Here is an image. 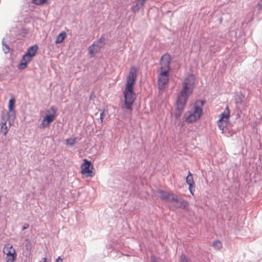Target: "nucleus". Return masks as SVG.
Masks as SVG:
<instances>
[{
	"instance_id": "1",
	"label": "nucleus",
	"mask_w": 262,
	"mask_h": 262,
	"mask_svg": "<svg viewBox=\"0 0 262 262\" xmlns=\"http://www.w3.org/2000/svg\"><path fill=\"white\" fill-rule=\"evenodd\" d=\"M189 97L179 94L176 103V108L174 113V117L178 119L182 115Z\"/></svg>"
},
{
	"instance_id": "2",
	"label": "nucleus",
	"mask_w": 262,
	"mask_h": 262,
	"mask_svg": "<svg viewBox=\"0 0 262 262\" xmlns=\"http://www.w3.org/2000/svg\"><path fill=\"white\" fill-rule=\"evenodd\" d=\"M124 97V107L127 110H132L133 104L136 99V94L134 89H125L123 91Z\"/></svg>"
},
{
	"instance_id": "3",
	"label": "nucleus",
	"mask_w": 262,
	"mask_h": 262,
	"mask_svg": "<svg viewBox=\"0 0 262 262\" xmlns=\"http://www.w3.org/2000/svg\"><path fill=\"white\" fill-rule=\"evenodd\" d=\"M171 61V57L168 53H165L161 56L160 64L161 65L160 72H162V74L165 75L167 74V72H170Z\"/></svg>"
},
{
	"instance_id": "4",
	"label": "nucleus",
	"mask_w": 262,
	"mask_h": 262,
	"mask_svg": "<svg viewBox=\"0 0 262 262\" xmlns=\"http://www.w3.org/2000/svg\"><path fill=\"white\" fill-rule=\"evenodd\" d=\"M50 110L52 112L53 114H46L41 123L40 124V128H46L48 127L54 121L57 110L54 106H52Z\"/></svg>"
},
{
	"instance_id": "5",
	"label": "nucleus",
	"mask_w": 262,
	"mask_h": 262,
	"mask_svg": "<svg viewBox=\"0 0 262 262\" xmlns=\"http://www.w3.org/2000/svg\"><path fill=\"white\" fill-rule=\"evenodd\" d=\"M206 101L204 100H196L193 105V112L196 115L198 118H200L202 115V107L205 103Z\"/></svg>"
},
{
	"instance_id": "6",
	"label": "nucleus",
	"mask_w": 262,
	"mask_h": 262,
	"mask_svg": "<svg viewBox=\"0 0 262 262\" xmlns=\"http://www.w3.org/2000/svg\"><path fill=\"white\" fill-rule=\"evenodd\" d=\"M81 173L84 174H86L88 177H92L91 173H92L93 166L92 165L91 161L87 159H84L83 163L81 166Z\"/></svg>"
},
{
	"instance_id": "7",
	"label": "nucleus",
	"mask_w": 262,
	"mask_h": 262,
	"mask_svg": "<svg viewBox=\"0 0 262 262\" xmlns=\"http://www.w3.org/2000/svg\"><path fill=\"white\" fill-rule=\"evenodd\" d=\"M169 74L170 72H167V74L164 75L162 74V72H160L158 81L159 86H161V88H164L165 85L168 83Z\"/></svg>"
},
{
	"instance_id": "8",
	"label": "nucleus",
	"mask_w": 262,
	"mask_h": 262,
	"mask_svg": "<svg viewBox=\"0 0 262 262\" xmlns=\"http://www.w3.org/2000/svg\"><path fill=\"white\" fill-rule=\"evenodd\" d=\"M38 48V46L36 44L31 46L27 49L25 54L32 60L33 57L36 55Z\"/></svg>"
},
{
	"instance_id": "9",
	"label": "nucleus",
	"mask_w": 262,
	"mask_h": 262,
	"mask_svg": "<svg viewBox=\"0 0 262 262\" xmlns=\"http://www.w3.org/2000/svg\"><path fill=\"white\" fill-rule=\"evenodd\" d=\"M32 60L28 57L25 54L23 55L19 63L17 65V68L19 70H24L27 67V65Z\"/></svg>"
},
{
	"instance_id": "10",
	"label": "nucleus",
	"mask_w": 262,
	"mask_h": 262,
	"mask_svg": "<svg viewBox=\"0 0 262 262\" xmlns=\"http://www.w3.org/2000/svg\"><path fill=\"white\" fill-rule=\"evenodd\" d=\"M195 82V77L194 75L190 74L188 76L184 79L182 84L186 85L187 86H190L192 88H194Z\"/></svg>"
},
{
	"instance_id": "11",
	"label": "nucleus",
	"mask_w": 262,
	"mask_h": 262,
	"mask_svg": "<svg viewBox=\"0 0 262 262\" xmlns=\"http://www.w3.org/2000/svg\"><path fill=\"white\" fill-rule=\"evenodd\" d=\"M189 203L183 198H180V200L177 204H174L173 206L176 208L182 209L185 211L188 210Z\"/></svg>"
},
{
	"instance_id": "12",
	"label": "nucleus",
	"mask_w": 262,
	"mask_h": 262,
	"mask_svg": "<svg viewBox=\"0 0 262 262\" xmlns=\"http://www.w3.org/2000/svg\"><path fill=\"white\" fill-rule=\"evenodd\" d=\"M182 86L183 88L182 90L180 91V94H181L182 96L183 95L189 97L192 94L194 88L187 86L184 84H182Z\"/></svg>"
},
{
	"instance_id": "13",
	"label": "nucleus",
	"mask_w": 262,
	"mask_h": 262,
	"mask_svg": "<svg viewBox=\"0 0 262 262\" xmlns=\"http://www.w3.org/2000/svg\"><path fill=\"white\" fill-rule=\"evenodd\" d=\"M8 120L9 121V124L10 125H13L15 120L16 119V112L15 110H8L7 112Z\"/></svg>"
},
{
	"instance_id": "14",
	"label": "nucleus",
	"mask_w": 262,
	"mask_h": 262,
	"mask_svg": "<svg viewBox=\"0 0 262 262\" xmlns=\"http://www.w3.org/2000/svg\"><path fill=\"white\" fill-rule=\"evenodd\" d=\"M158 193L160 194L159 197L163 201H169L172 193L166 192L163 190L160 189L158 191Z\"/></svg>"
},
{
	"instance_id": "15",
	"label": "nucleus",
	"mask_w": 262,
	"mask_h": 262,
	"mask_svg": "<svg viewBox=\"0 0 262 262\" xmlns=\"http://www.w3.org/2000/svg\"><path fill=\"white\" fill-rule=\"evenodd\" d=\"M5 249H9V251L6 253V257H13L15 255V257H17V254L15 252V250L13 248L12 245L8 244L5 246Z\"/></svg>"
},
{
	"instance_id": "16",
	"label": "nucleus",
	"mask_w": 262,
	"mask_h": 262,
	"mask_svg": "<svg viewBox=\"0 0 262 262\" xmlns=\"http://www.w3.org/2000/svg\"><path fill=\"white\" fill-rule=\"evenodd\" d=\"M185 116L186 117V121L188 123H192L195 122L197 120L200 119L198 118L196 115L192 112H189V114L188 116H186V114H185Z\"/></svg>"
},
{
	"instance_id": "17",
	"label": "nucleus",
	"mask_w": 262,
	"mask_h": 262,
	"mask_svg": "<svg viewBox=\"0 0 262 262\" xmlns=\"http://www.w3.org/2000/svg\"><path fill=\"white\" fill-rule=\"evenodd\" d=\"M105 38L104 35H102L99 39H98L97 40L95 41L93 43V46H96V47L97 48V49H96L97 51H98L102 47V46H100L98 45L99 43H101L103 45H104L105 43Z\"/></svg>"
},
{
	"instance_id": "18",
	"label": "nucleus",
	"mask_w": 262,
	"mask_h": 262,
	"mask_svg": "<svg viewBox=\"0 0 262 262\" xmlns=\"http://www.w3.org/2000/svg\"><path fill=\"white\" fill-rule=\"evenodd\" d=\"M67 34L65 32L63 31L60 33L56 37L55 42L56 44H58L62 42L66 38Z\"/></svg>"
},
{
	"instance_id": "19",
	"label": "nucleus",
	"mask_w": 262,
	"mask_h": 262,
	"mask_svg": "<svg viewBox=\"0 0 262 262\" xmlns=\"http://www.w3.org/2000/svg\"><path fill=\"white\" fill-rule=\"evenodd\" d=\"M128 78L136 80L137 78V69L135 67H133L129 72L127 77Z\"/></svg>"
},
{
	"instance_id": "20",
	"label": "nucleus",
	"mask_w": 262,
	"mask_h": 262,
	"mask_svg": "<svg viewBox=\"0 0 262 262\" xmlns=\"http://www.w3.org/2000/svg\"><path fill=\"white\" fill-rule=\"evenodd\" d=\"M186 182L187 184L189 186H190V187H192V185H195L192 175L189 171H188V175L186 178Z\"/></svg>"
},
{
	"instance_id": "21",
	"label": "nucleus",
	"mask_w": 262,
	"mask_h": 262,
	"mask_svg": "<svg viewBox=\"0 0 262 262\" xmlns=\"http://www.w3.org/2000/svg\"><path fill=\"white\" fill-rule=\"evenodd\" d=\"M136 80L127 78L125 89H134Z\"/></svg>"
},
{
	"instance_id": "22",
	"label": "nucleus",
	"mask_w": 262,
	"mask_h": 262,
	"mask_svg": "<svg viewBox=\"0 0 262 262\" xmlns=\"http://www.w3.org/2000/svg\"><path fill=\"white\" fill-rule=\"evenodd\" d=\"M2 49L5 54H7L9 52L10 48L8 43L5 40V38H3L2 40Z\"/></svg>"
},
{
	"instance_id": "23",
	"label": "nucleus",
	"mask_w": 262,
	"mask_h": 262,
	"mask_svg": "<svg viewBox=\"0 0 262 262\" xmlns=\"http://www.w3.org/2000/svg\"><path fill=\"white\" fill-rule=\"evenodd\" d=\"M139 2H140V3L137 2L136 4L134 5H133L132 7V11L133 12H137L139 11L141 7L143 6L144 5H141V1H139Z\"/></svg>"
},
{
	"instance_id": "24",
	"label": "nucleus",
	"mask_w": 262,
	"mask_h": 262,
	"mask_svg": "<svg viewBox=\"0 0 262 262\" xmlns=\"http://www.w3.org/2000/svg\"><path fill=\"white\" fill-rule=\"evenodd\" d=\"M15 98L14 97H12L9 101L8 103V110H15Z\"/></svg>"
},
{
	"instance_id": "25",
	"label": "nucleus",
	"mask_w": 262,
	"mask_h": 262,
	"mask_svg": "<svg viewBox=\"0 0 262 262\" xmlns=\"http://www.w3.org/2000/svg\"><path fill=\"white\" fill-rule=\"evenodd\" d=\"M228 122V121L224 120L217 121V125L219 129L223 132L224 128L226 127L227 125Z\"/></svg>"
},
{
	"instance_id": "26",
	"label": "nucleus",
	"mask_w": 262,
	"mask_h": 262,
	"mask_svg": "<svg viewBox=\"0 0 262 262\" xmlns=\"http://www.w3.org/2000/svg\"><path fill=\"white\" fill-rule=\"evenodd\" d=\"M1 132L3 133L4 136H6L8 132V129L6 125V122H2L1 123Z\"/></svg>"
},
{
	"instance_id": "27",
	"label": "nucleus",
	"mask_w": 262,
	"mask_h": 262,
	"mask_svg": "<svg viewBox=\"0 0 262 262\" xmlns=\"http://www.w3.org/2000/svg\"><path fill=\"white\" fill-rule=\"evenodd\" d=\"M78 140V138H69L66 140V143L71 146H74Z\"/></svg>"
},
{
	"instance_id": "28",
	"label": "nucleus",
	"mask_w": 262,
	"mask_h": 262,
	"mask_svg": "<svg viewBox=\"0 0 262 262\" xmlns=\"http://www.w3.org/2000/svg\"><path fill=\"white\" fill-rule=\"evenodd\" d=\"M219 117H220V118L218 120V121L224 120V121H229V120L230 116L228 114H227L226 113H225V112L222 113L220 115Z\"/></svg>"
},
{
	"instance_id": "29",
	"label": "nucleus",
	"mask_w": 262,
	"mask_h": 262,
	"mask_svg": "<svg viewBox=\"0 0 262 262\" xmlns=\"http://www.w3.org/2000/svg\"><path fill=\"white\" fill-rule=\"evenodd\" d=\"M212 246L217 250L221 249L223 247L222 243L219 240L214 241L212 243Z\"/></svg>"
},
{
	"instance_id": "30",
	"label": "nucleus",
	"mask_w": 262,
	"mask_h": 262,
	"mask_svg": "<svg viewBox=\"0 0 262 262\" xmlns=\"http://www.w3.org/2000/svg\"><path fill=\"white\" fill-rule=\"evenodd\" d=\"M180 200V198H179L177 195L172 193L169 202L170 203L174 202L176 203V204H177L179 203Z\"/></svg>"
},
{
	"instance_id": "31",
	"label": "nucleus",
	"mask_w": 262,
	"mask_h": 262,
	"mask_svg": "<svg viewBox=\"0 0 262 262\" xmlns=\"http://www.w3.org/2000/svg\"><path fill=\"white\" fill-rule=\"evenodd\" d=\"M96 47V46H93V44L89 47V53L91 55V56H94L95 52H97L96 49H97V48L96 47V48H94V47Z\"/></svg>"
},
{
	"instance_id": "32",
	"label": "nucleus",
	"mask_w": 262,
	"mask_h": 262,
	"mask_svg": "<svg viewBox=\"0 0 262 262\" xmlns=\"http://www.w3.org/2000/svg\"><path fill=\"white\" fill-rule=\"evenodd\" d=\"M48 0H32V3L37 5H41L47 2Z\"/></svg>"
},
{
	"instance_id": "33",
	"label": "nucleus",
	"mask_w": 262,
	"mask_h": 262,
	"mask_svg": "<svg viewBox=\"0 0 262 262\" xmlns=\"http://www.w3.org/2000/svg\"><path fill=\"white\" fill-rule=\"evenodd\" d=\"M179 262H189V261L188 258L185 255L182 254L180 256Z\"/></svg>"
},
{
	"instance_id": "34",
	"label": "nucleus",
	"mask_w": 262,
	"mask_h": 262,
	"mask_svg": "<svg viewBox=\"0 0 262 262\" xmlns=\"http://www.w3.org/2000/svg\"><path fill=\"white\" fill-rule=\"evenodd\" d=\"M17 257H15V255L13 257H6V262H14L16 260Z\"/></svg>"
},
{
	"instance_id": "35",
	"label": "nucleus",
	"mask_w": 262,
	"mask_h": 262,
	"mask_svg": "<svg viewBox=\"0 0 262 262\" xmlns=\"http://www.w3.org/2000/svg\"><path fill=\"white\" fill-rule=\"evenodd\" d=\"M104 117V110H102L100 111V120L101 123H102L103 119Z\"/></svg>"
},
{
	"instance_id": "36",
	"label": "nucleus",
	"mask_w": 262,
	"mask_h": 262,
	"mask_svg": "<svg viewBox=\"0 0 262 262\" xmlns=\"http://www.w3.org/2000/svg\"><path fill=\"white\" fill-rule=\"evenodd\" d=\"M189 190L190 193L192 195H193V192L195 190V185H192V186L191 187H190V186H189Z\"/></svg>"
},
{
	"instance_id": "37",
	"label": "nucleus",
	"mask_w": 262,
	"mask_h": 262,
	"mask_svg": "<svg viewBox=\"0 0 262 262\" xmlns=\"http://www.w3.org/2000/svg\"><path fill=\"white\" fill-rule=\"evenodd\" d=\"M258 10L262 9V0H260L257 4L256 5Z\"/></svg>"
},
{
	"instance_id": "38",
	"label": "nucleus",
	"mask_w": 262,
	"mask_h": 262,
	"mask_svg": "<svg viewBox=\"0 0 262 262\" xmlns=\"http://www.w3.org/2000/svg\"><path fill=\"white\" fill-rule=\"evenodd\" d=\"M224 112L226 113L227 114H228L230 116V110L228 106H227L225 108V110H224Z\"/></svg>"
},
{
	"instance_id": "39",
	"label": "nucleus",
	"mask_w": 262,
	"mask_h": 262,
	"mask_svg": "<svg viewBox=\"0 0 262 262\" xmlns=\"http://www.w3.org/2000/svg\"><path fill=\"white\" fill-rule=\"evenodd\" d=\"M29 225L28 223H25L22 228V230H25L28 229L29 228Z\"/></svg>"
},
{
	"instance_id": "40",
	"label": "nucleus",
	"mask_w": 262,
	"mask_h": 262,
	"mask_svg": "<svg viewBox=\"0 0 262 262\" xmlns=\"http://www.w3.org/2000/svg\"><path fill=\"white\" fill-rule=\"evenodd\" d=\"M56 262H63V260L60 256H58L56 260Z\"/></svg>"
},
{
	"instance_id": "41",
	"label": "nucleus",
	"mask_w": 262,
	"mask_h": 262,
	"mask_svg": "<svg viewBox=\"0 0 262 262\" xmlns=\"http://www.w3.org/2000/svg\"><path fill=\"white\" fill-rule=\"evenodd\" d=\"M26 246L27 250H28L29 249L31 248V245H29L28 244H26Z\"/></svg>"
},
{
	"instance_id": "42",
	"label": "nucleus",
	"mask_w": 262,
	"mask_h": 262,
	"mask_svg": "<svg viewBox=\"0 0 262 262\" xmlns=\"http://www.w3.org/2000/svg\"><path fill=\"white\" fill-rule=\"evenodd\" d=\"M42 259L43 260V262H47V261H46V260H47V258H46V257H43V258H42ZM40 262H41V261H40Z\"/></svg>"
},
{
	"instance_id": "43",
	"label": "nucleus",
	"mask_w": 262,
	"mask_h": 262,
	"mask_svg": "<svg viewBox=\"0 0 262 262\" xmlns=\"http://www.w3.org/2000/svg\"><path fill=\"white\" fill-rule=\"evenodd\" d=\"M151 262H158V261H156V260H152Z\"/></svg>"
}]
</instances>
